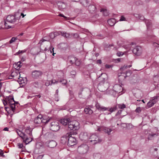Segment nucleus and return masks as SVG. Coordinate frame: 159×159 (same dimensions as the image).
<instances>
[{"instance_id": "obj_43", "label": "nucleus", "mask_w": 159, "mask_h": 159, "mask_svg": "<svg viewBox=\"0 0 159 159\" xmlns=\"http://www.w3.org/2000/svg\"><path fill=\"white\" fill-rule=\"evenodd\" d=\"M52 119V118L50 117L48 119H47L46 120L45 119H43V120H42V122L43 123H48L50 120Z\"/></svg>"}, {"instance_id": "obj_9", "label": "nucleus", "mask_w": 159, "mask_h": 159, "mask_svg": "<svg viewBox=\"0 0 159 159\" xmlns=\"http://www.w3.org/2000/svg\"><path fill=\"white\" fill-rule=\"evenodd\" d=\"M76 143V139L75 138L70 136L68 137V145L70 146L75 145Z\"/></svg>"}, {"instance_id": "obj_47", "label": "nucleus", "mask_w": 159, "mask_h": 159, "mask_svg": "<svg viewBox=\"0 0 159 159\" xmlns=\"http://www.w3.org/2000/svg\"><path fill=\"white\" fill-rule=\"evenodd\" d=\"M4 25L5 28L6 29L10 28H11V26L8 25L7 23L6 22V21H5V20L4 21Z\"/></svg>"}, {"instance_id": "obj_20", "label": "nucleus", "mask_w": 159, "mask_h": 159, "mask_svg": "<svg viewBox=\"0 0 159 159\" xmlns=\"http://www.w3.org/2000/svg\"><path fill=\"white\" fill-rule=\"evenodd\" d=\"M57 145V143L54 140L50 141L48 144V146L51 148L55 147Z\"/></svg>"}, {"instance_id": "obj_59", "label": "nucleus", "mask_w": 159, "mask_h": 159, "mask_svg": "<svg viewBox=\"0 0 159 159\" xmlns=\"http://www.w3.org/2000/svg\"><path fill=\"white\" fill-rule=\"evenodd\" d=\"M59 16L64 17L65 19H66L67 17L64 16L63 14H60L59 15Z\"/></svg>"}, {"instance_id": "obj_27", "label": "nucleus", "mask_w": 159, "mask_h": 159, "mask_svg": "<svg viewBox=\"0 0 159 159\" xmlns=\"http://www.w3.org/2000/svg\"><path fill=\"white\" fill-rule=\"evenodd\" d=\"M18 77V81L20 82V84H25V82L26 80L25 77L23 78L22 77H21L20 76H19Z\"/></svg>"}, {"instance_id": "obj_4", "label": "nucleus", "mask_w": 159, "mask_h": 159, "mask_svg": "<svg viewBox=\"0 0 159 159\" xmlns=\"http://www.w3.org/2000/svg\"><path fill=\"white\" fill-rule=\"evenodd\" d=\"M131 66L132 65H131L129 66L125 65L123 67L120 68V70L121 71V74L122 75V76H124V78L130 75L131 74V71L130 70H126L125 73L123 71L126 70L127 68H130Z\"/></svg>"}, {"instance_id": "obj_1", "label": "nucleus", "mask_w": 159, "mask_h": 159, "mask_svg": "<svg viewBox=\"0 0 159 159\" xmlns=\"http://www.w3.org/2000/svg\"><path fill=\"white\" fill-rule=\"evenodd\" d=\"M16 132L23 139L24 142L26 144H28L32 140V135L28 136L25 133L18 130H17Z\"/></svg>"}, {"instance_id": "obj_8", "label": "nucleus", "mask_w": 159, "mask_h": 159, "mask_svg": "<svg viewBox=\"0 0 159 159\" xmlns=\"http://www.w3.org/2000/svg\"><path fill=\"white\" fill-rule=\"evenodd\" d=\"M42 74V72L39 70H34L32 72V77L34 79L39 78L41 76Z\"/></svg>"}, {"instance_id": "obj_31", "label": "nucleus", "mask_w": 159, "mask_h": 159, "mask_svg": "<svg viewBox=\"0 0 159 159\" xmlns=\"http://www.w3.org/2000/svg\"><path fill=\"white\" fill-rule=\"evenodd\" d=\"M84 111L86 114H91L93 113V111L89 107H86L84 109Z\"/></svg>"}, {"instance_id": "obj_49", "label": "nucleus", "mask_w": 159, "mask_h": 159, "mask_svg": "<svg viewBox=\"0 0 159 159\" xmlns=\"http://www.w3.org/2000/svg\"><path fill=\"white\" fill-rule=\"evenodd\" d=\"M60 82L62 83V84H66V81L65 79H62V80H60Z\"/></svg>"}, {"instance_id": "obj_7", "label": "nucleus", "mask_w": 159, "mask_h": 159, "mask_svg": "<svg viewBox=\"0 0 159 159\" xmlns=\"http://www.w3.org/2000/svg\"><path fill=\"white\" fill-rule=\"evenodd\" d=\"M107 83L101 82L98 85V90L101 92H104L107 89Z\"/></svg>"}, {"instance_id": "obj_50", "label": "nucleus", "mask_w": 159, "mask_h": 159, "mask_svg": "<svg viewBox=\"0 0 159 159\" xmlns=\"http://www.w3.org/2000/svg\"><path fill=\"white\" fill-rule=\"evenodd\" d=\"M159 97V95H158V96L157 95L156 96H155V97H153L152 98V99H151V100L153 102L156 101L155 100L157 99L158 98V97Z\"/></svg>"}, {"instance_id": "obj_38", "label": "nucleus", "mask_w": 159, "mask_h": 159, "mask_svg": "<svg viewBox=\"0 0 159 159\" xmlns=\"http://www.w3.org/2000/svg\"><path fill=\"white\" fill-rule=\"evenodd\" d=\"M61 34L62 36L67 38H69L70 36V34L69 33H64L61 32Z\"/></svg>"}, {"instance_id": "obj_14", "label": "nucleus", "mask_w": 159, "mask_h": 159, "mask_svg": "<svg viewBox=\"0 0 159 159\" xmlns=\"http://www.w3.org/2000/svg\"><path fill=\"white\" fill-rule=\"evenodd\" d=\"M113 90L116 93H120L122 91V88L120 84H115L113 87Z\"/></svg>"}, {"instance_id": "obj_30", "label": "nucleus", "mask_w": 159, "mask_h": 159, "mask_svg": "<svg viewBox=\"0 0 159 159\" xmlns=\"http://www.w3.org/2000/svg\"><path fill=\"white\" fill-rule=\"evenodd\" d=\"M46 41V40H45L44 39H42V40H41L39 43V44L40 46H41V45H43L44 43V41ZM40 49L42 51L44 50V51H46L47 49V48L45 47L44 49V50L43 49V48H41V46H40Z\"/></svg>"}, {"instance_id": "obj_37", "label": "nucleus", "mask_w": 159, "mask_h": 159, "mask_svg": "<svg viewBox=\"0 0 159 159\" xmlns=\"http://www.w3.org/2000/svg\"><path fill=\"white\" fill-rule=\"evenodd\" d=\"M101 12H102L104 16H107L109 14V12L106 9H101Z\"/></svg>"}, {"instance_id": "obj_41", "label": "nucleus", "mask_w": 159, "mask_h": 159, "mask_svg": "<svg viewBox=\"0 0 159 159\" xmlns=\"http://www.w3.org/2000/svg\"><path fill=\"white\" fill-rule=\"evenodd\" d=\"M26 51V50L24 49L22 50H19L17 52H16L15 54V55H18L20 54H22L23 53L25 52Z\"/></svg>"}, {"instance_id": "obj_25", "label": "nucleus", "mask_w": 159, "mask_h": 159, "mask_svg": "<svg viewBox=\"0 0 159 159\" xmlns=\"http://www.w3.org/2000/svg\"><path fill=\"white\" fill-rule=\"evenodd\" d=\"M32 129L30 127H28L25 129V133L28 134V136H30L31 135H32Z\"/></svg>"}, {"instance_id": "obj_42", "label": "nucleus", "mask_w": 159, "mask_h": 159, "mask_svg": "<svg viewBox=\"0 0 159 159\" xmlns=\"http://www.w3.org/2000/svg\"><path fill=\"white\" fill-rule=\"evenodd\" d=\"M117 109L116 107H111V108H109V110H108L109 111L111 112H112L113 111H115Z\"/></svg>"}, {"instance_id": "obj_34", "label": "nucleus", "mask_w": 159, "mask_h": 159, "mask_svg": "<svg viewBox=\"0 0 159 159\" xmlns=\"http://www.w3.org/2000/svg\"><path fill=\"white\" fill-rule=\"evenodd\" d=\"M107 75L105 73H101V75L99 76V77H101L102 80L101 82H104V81L107 78Z\"/></svg>"}, {"instance_id": "obj_36", "label": "nucleus", "mask_w": 159, "mask_h": 159, "mask_svg": "<svg viewBox=\"0 0 159 159\" xmlns=\"http://www.w3.org/2000/svg\"><path fill=\"white\" fill-rule=\"evenodd\" d=\"M156 102H153L151 100L147 103L148 107H152Z\"/></svg>"}, {"instance_id": "obj_26", "label": "nucleus", "mask_w": 159, "mask_h": 159, "mask_svg": "<svg viewBox=\"0 0 159 159\" xmlns=\"http://www.w3.org/2000/svg\"><path fill=\"white\" fill-rule=\"evenodd\" d=\"M112 131L111 129L107 127L102 128V131L107 133L108 135H110L111 132Z\"/></svg>"}, {"instance_id": "obj_33", "label": "nucleus", "mask_w": 159, "mask_h": 159, "mask_svg": "<svg viewBox=\"0 0 159 159\" xmlns=\"http://www.w3.org/2000/svg\"><path fill=\"white\" fill-rule=\"evenodd\" d=\"M134 16L137 18L143 20L144 19V17L142 15L137 14H134Z\"/></svg>"}, {"instance_id": "obj_5", "label": "nucleus", "mask_w": 159, "mask_h": 159, "mask_svg": "<svg viewBox=\"0 0 159 159\" xmlns=\"http://www.w3.org/2000/svg\"><path fill=\"white\" fill-rule=\"evenodd\" d=\"M89 149V147L87 145L83 144L78 147L77 151L79 153L83 154L86 153Z\"/></svg>"}, {"instance_id": "obj_24", "label": "nucleus", "mask_w": 159, "mask_h": 159, "mask_svg": "<svg viewBox=\"0 0 159 159\" xmlns=\"http://www.w3.org/2000/svg\"><path fill=\"white\" fill-rule=\"evenodd\" d=\"M11 76L12 77H18L19 76H20V73L18 70H16L15 71L12 72L11 74Z\"/></svg>"}, {"instance_id": "obj_22", "label": "nucleus", "mask_w": 159, "mask_h": 159, "mask_svg": "<svg viewBox=\"0 0 159 159\" xmlns=\"http://www.w3.org/2000/svg\"><path fill=\"white\" fill-rule=\"evenodd\" d=\"M58 82V81H57L55 80H52L50 81H47L46 83H45V85L48 86H49V85H51L52 84H57Z\"/></svg>"}, {"instance_id": "obj_16", "label": "nucleus", "mask_w": 159, "mask_h": 159, "mask_svg": "<svg viewBox=\"0 0 159 159\" xmlns=\"http://www.w3.org/2000/svg\"><path fill=\"white\" fill-rule=\"evenodd\" d=\"M43 118L41 115H39L34 120V123L36 124H40L42 123V119Z\"/></svg>"}, {"instance_id": "obj_18", "label": "nucleus", "mask_w": 159, "mask_h": 159, "mask_svg": "<svg viewBox=\"0 0 159 159\" xmlns=\"http://www.w3.org/2000/svg\"><path fill=\"white\" fill-rule=\"evenodd\" d=\"M70 121V119L68 118H66L61 119L60 120V123L64 125H67Z\"/></svg>"}, {"instance_id": "obj_15", "label": "nucleus", "mask_w": 159, "mask_h": 159, "mask_svg": "<svg viewBox=\"0 0 159 159\" xmlns=\"http://www.w3.org/2000/svg\"><path fill=\"white\" fill-rule=\"evenodd\" d=\"M95 107L99 111H104L109 110V107L107 108L103 106H102L98 103H96L95 105Z\"/></svg>"}, {"instance_id": "obj_54", "label": "nucleus", "mask_w": 159, "mask_h": 159, "mask_svg": "<svg viewBox=\"0 0 159 159\" xmlns=\"http://www.w3.org/2000/svg\"><path fill=\"white\" fill-rule=\"evenodd\" d=\"M49 36L52 39H53L54 38H55V37L54 35V34L53 33H51L50 34Z\"/></svg>"}, {"instance_id": "obj_2", "label": "nucleus", "mask_w": 159, "mask_h": 159, "mask_svg": "<svg viewBox=\"0 0 159 159\" xmlns=\"http://www.w3.org/2000/svg\"><path fill=\"white\" fill-rule=\"evenodd\" d=\"M79 123L76 121H70L67 126L69 130H75L79 129Z\"/></svg>"}, {"instance_id": "obj_17", "label": "nucleus", "mask_w": 159, "mask_h": 159, "mask_svg": "<svg viewBox=\"0 0 159 159\" xmlns=\"http://www.w3.org/2000/svg\"><path fill=\"white\" fill-rule=\"evenodd\" d=\"M59 9L63 11L66 7V4L65 3L62 2H59L57 3Z\"/></svg>"}, {"instance_id": "obj_40", "label": "nucleus", "mask_w": 159, "mask_h": 159, "mask_svg": "<svg viewBox=\"0 0 159 159\" xmlns=\"http://www.w3.org/2000/svg\"><path fill=\"white\" fill-rule=\"evenodd\" d=\"M117 106L120 109H123L126 107L125 105L124 104H118L117 105Z\"/></svg>"}, {"instance_id": "obj_11", "label": "nucleus", "mask_w": 159, "mask_h": 159, "mask_svg": "<svg viewBox=\"0 0 159 159\" xmlns=\"http://www.w3.org/2000/svg\"><path fill=\"white\" fill-rule=\"evenodd\" d=\"M80 138L83 141H85L89 139L88 134L87 133H81L80 135Z\"/></svg>"}, {"instance_id": "obj_55", "label": "nucleus", "mask_w": 159, "mask_h": 159, "mask_svg": "<svg viewBox=\"0 0 159 159\" xmlns=\"http://www.w3.org/2000/svg\"><path fill=\"white\" fill-rule=\"evenodd\" d=\"M125 18L123 16H121L120 17V21H123L125 20Z\"/></svg>"}, {"instance_id": "obj_35", "label": "nucleus", "mask_w": 159, "mask_h": 159, "mask_svg": "<svg viewBox=\"0 0 159 159\" xmlns=\"http://www.w3.org/2000/svg\"><path fill=\"white\" fill-rule=\"evenodd\" d=\"M94 159H100L101 158V155L99 153H94L93 155Z\"/></svg>"}, {"instance_id": "obj_12", "label": "nucleus", "mask_w": 159, "mask_h": 159, "mask_svg": "<svg viewBox=\"0 0 159 159\" xmlns=\"http://www.w3.org/2000/svg\"><path fill=\"white\" fill-rule=\"evenodd\" d=\"M133 52L137 56H139L141 53V48L139 46H136L133 50Z\"/></svg>"}, {"instance_id": "obj_29", "label": "nucleus", "mask_w": 159, "mask_h": 159, "mask_svg": "<svg viewBox=\"0 0 159 159\" xmlns=\"http://www.w3.org/2000/svg\"><path fill=\"white\" fill-rule=\"evenodd\" d=\"M145 23L147 27V29H149L151 27L152 25L151 21L149 20H145Z\"/></svg>"}, {"instance_id": "obj_32", "label": "nucleus", "mask_w": 159, "mask_h": 159, "mask_svg": "<svg viewBox=\"0 0 159 159\" xmlns=\"http://www.w3.org/2000/svg\"><path fill=\"white\" fill-rule=\"evenodd\" d=\"M89 11L92 13V11H95L96 9V7L93 5H90L89 6Z\"/></svg>"}, {"instance_id": "obj_44", "label": "nucleus", "mask_w": 159, "mask_h": 159, "mask_svg": "<svg viewBox=\"0 0 159 159\" xmlns=\"http://www.w3.org/2000/svg\"><path fill=\"white\" fill-rule=\"evenodd\" d=\"M54 35L55 36V37L57 36L60 35L61 34V31H56L54 32Z\"/></svg>"}, {"instance_id": "obj_52", "label": "nucleus", "mask_w": 159, "mask_h": 159, "mask_svg": "<svg viewBox=\"0 0 159 159\" xmlns=\"http://www.w3.org/2000/svg\"><path fill=\"white\" fill-rule=\"evenodd\" d=\"M141 108L139 107H137L135 110V111L137 113H139L141 111Z\"/></svg>"}, {"instance_id": "obj_58", "label": "nucleus", "mask_w": 159, "mask_h": 159, "mask_svg": "<svg viewBox=\"0 0 159 159\" xmlns=\"http://www.w3.org/2000/svg\"><path fill=\"white\" fill-rule=\"evenodd\" d=\"M70 74L71 75H75L76 74V72L75 71L73 70L70 72Z\"/></svg>"}, {"instance_id": "obj_21", "label": "nucleus", "mask_w": 159, "mask_h": 159, "mask_svg": "<svg viewBox=\"0 0 159 159\" xmlns=\"http://www.w3.org/2000/svg\"><path fill=\"white\" fill-rule=\"evenodd\" d=\"M74 1L76 2L80 1V3L84 7L88 5V2L87 0H75Z\"/></svg>"}, {"instance_id": "obj_62", "label": "nucleus", "mask_w": 159, "mask_h": 159, "mask_svg": "<svg viewBox=\"0 0 159 159\" xmlns=\"http://www.w3.org/2000/svg\"><path fill=\"white\" fill-rule=\"evenodd\" d=\"M26 15V14H24V13L23 12H22L21 13V15H20V16H22V17L23 18Z\"/></svg>"}, {"instance_id": "obj_39", "label": "nucleus", "mask_w": 159, "mask_h": 159, "mask_svg": "<svg viewBox=\"0 0 159 159\" xmlns=\"http://www.w3.org/2000/svg\"><path fill=\"white\" fill-rule=\"evenodd\" d=\"M32 84L36 88H39L40 85V83L38 81L32 83Z\"/></svg>"}, {"instance_id": "obj_19", "label": "nucleus", "mask_w": 159, "mask_h": 159, "mask_svg": "<svg viewBox=\"0 0 159 159\" xmlns=\"http://www.w3.org/2000/svg\"><path fill=\"white\" fill-rule=\"evenodd\" d=\"M68 61L71 63L73 64L75 62V64L76 65L78 66L79 64H78L76 62V58L73 57H68Z\"/></svg>"}, {"instance_id": "obj_64", "label": "nucleus", "mask_w": 159, "mask_h": 159, "mask_svg": "<svg viewBox=\"0 0 159 159\" xmlns=\"http://www.w3.org/2000/svg\"><path fill=\"white\" fill-rule=\"evenodd\" d=\"M3 130L5 131H8V128L7 127H5L4 128V129H3Z\"/></svg>"}, {"instance_id": "obj_3", "label": "nucleus", "mask_w": 159, "mask_h": 159, "mask_svg": "<svg viewBox=\"0 0 159 159\" xmlns=\"http://www.w3.org/2000/svg\"><path fill=\"white\" fill-rule=\"evenodd\" d=\"M89 141L90 142H92L93 144H95L101 142L102 139L96 134H91L90 136Z\"/></svg>"}, {"instance_id": "obj_48", "label": "nucleus", "mask_w": 159, "mask_h": 159, "mask_svg": "<svg viewBox=\"0 0 159 159\" xmlns=\"http://www.w3.org/2000/svg\"><path fill=\"white\" fill-rule=\"evenodd\" d=\"M21 63L20 61L18 62L16 65L17 66V67L16 68V69L18 70L19 69L20 67L21 66V65H20Z\"/></svg>"}, {"instance_id": "obj_61", "label": "nucleus", "mask_w": 159, "mask_h": 159, "mask_svg": "<svg viewBox=\"0 0 159 159\" xmlns=\"http://www.w3.org/2000/svg\"><path fill=\"white\" fill-rule=\"evenodd\" d=\"M122 111L121 110H120L119 111L116 113V116H117V115L120 114L121 113Z\"/></svg>"}, {"instance_id": "obj_60", "label": "nucleus", "mask_w": 159, "mask_h": 159, "mask_svg": "<svg viewBox=\"0 0 159 159\" xmlns=\"http://www.w3.org/2000/svg\"><path fill=\"white\" fill-rule=\"evenodd\" d=\"M0 155L1 156L3 157L4 156V155H3V153L2 152V150L0 149Z\"/></svg>"}, {"instance_id": "obj_53", "label": "nucleus", "mask_w": 159, "mask_h": 159, "mask_svg": "<svg viewBox=\"0 0 159 159\" xmlns=\"http://www.w3.org/2000/svg\"><path fill=\"white\" fill-rule=\"evenodd\" d=\"M156 135V134H149V136H148V139H150V138L152 137H153L155 135Z\"/></svg>"}, {"instance_id": "obj_10", "label": "nucleus", "mask_w": 159, "mask_h": 159, "mask_svg": "<svg viewBox=\"0 0 159 159\" xmlns=\"http://www.w3.org/2000/svg\"><path fill=\"white\" fill-rule=\"evenodd\" d=\"M16 19L15 17V16L14 15H8L6 18V21L7 22L12 23L16 21Z\"/></svg>"}, {"instance_id": "obj_6", "label": "nucleus", "mask_w": 159, "mask_h": 159, "mask_svg": "<svg viewBox=\"0 0 159 159\" xmlns=\"http://www.w3.org/2000/svg\"><path fill=\"white\" fill-rule=\"evenodd\" d=\"M59 123L57 121L52 122L50 126V129L53 131H57L60 129Z\"/></svg>"}, {"instance_id": "obj_46", "label": "nucleus", "mask_w": 159, "mask_h": 159, "mask_svg": "<svg viewBox=\"0 0 159 159\" xmlns=\"http://www.w3.org/2000/svg\"><path fill=\"white\" fill-rule=\"evenodd\" d=\"M17 38L12 37L11 40L9 41L10 43H12L15 42L16 40L17 39Z\"/></svg>"}, {"instance_id": "obj_45", "label": "nucleus", "mask_w": 159, "mask_h": 159, "mask_svg": "<svg viewBox=\"0 0 159 159\" xmlns=\"http://www.w3.org/2000/svg\"><path fill=\"white\" fill-rule=\"evenodd\" d=\"M10 100V99H9L8 101H5L4 100H2L4 106H6L7 105H9V101Z\"/></svg>"}, {"instance_id": "obj_13", "label": "nucleus", "mask_w": 159, "mask_h": 159, "mask_svg": "<svg viewBox=\"0 0 159 159\" xmlns=\"http://www.w3.org/2000/svg\"><path fill=\"white\" fill-rule=\"evenodd\" d=\"M9 105L10 106L13 112L15 110V102L14 100V98H12L10 99V100L9 101Z\"/></svg>"}, {"instance_id": "obj_23", "label": "nucleus", "mask_w": 159, "mask_h": 159, "mask_svg": "<svg viewBox=\"0 0 159 159\" xmlns=\"http://www.w3.org/2000/svg\"><path fill=\"white\" fill-rule=\"evenodd\" d=\"M107 22L110 25L112 26L115 24L116 20L114 18L111 19L107 20Z\"/></svg>"}, {"instance_id": "obj_51", "label": "nucleus", "mask_w": 159, "mask_h": 159, "mask_svg": "<svg viewBox=\"0 0 159 159\" xmlns=\"http://www.w3.org/2000/svg\"><path fill=\"white\" fill-rule=\"evenodd\" d=\"M117 56L120 57L123 55L124 53L121 52H118L116 54Z\"/></svg>"}, {"instance_id": "obj_56", "label": "nucleus", "mask_w": 159, "mask_h": 159, "mask_svg": "<svg viewBox=\"0 0 159 159\" xmlns=\"http://www.w3.org/2000/svg\"><path fill=\"white\" fill-rule=\"evenodd\" d=\"M18 146L19 148H21L23 147V145L22 143H18Z\"/></svg>"}, {"instance_id": "obj_63", "label": "nucleus", "mask_w": 159, "mask_h": 159, "mask_svg": "<svg viewBox=\"0 0 159 159\" xmlns=\"http://www.w3.org/2000/svg\"><path fill=\"white\" fill-rule=\"evenodd\" d=\"M102 128L103 127L98 128V131H102Z\"/></svg>"}, {"instance_id": "obj_28", "label": "nucleus", "mask_w": 159, "mask_h": 159, "mask_svg": "<svg viewBox=\"0 0 159 159\" xmlns=\"http://www.w3.org/2000/svg\"><path fill=\"white\" fill-rule=\"evenodd\" d=\"M68 137L67 136H64L61 138V143L63 144H65L66 143L67 141H68Z\"/></svg>"}, {"instance_id": "obj_57", "label": "nucleus", "mask_w": 159, "mask_h": 159, "mask_svg": "<svg viewBox=\"0 0 159 159\" xmlns=\"http://www.w3.org/2000/svg\"><path fill=\"white\" fill-rule=\"evenodd\" d=\"M154 46L156 47H159V43H153Z\"/></svg>"}]
</instances>
